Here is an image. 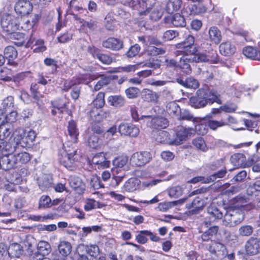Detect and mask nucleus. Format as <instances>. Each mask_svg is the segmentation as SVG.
Listing matches in <instances>:
<instances>
[{"label": "nucleus", "mask_w": 260, "mask_h": 260, "mask_svg": "<svg viewBox=\"0 0 260 260\" xmlns=\"http://www.w3.org/2000/svg\"><path fill=\"white\" fill-rule=\"evenodd\" d=\"M105 93L103 92L98 93L95 99L92 102L93 106L95 108H101L104 106L105 104Z\"/></svg>", "instance_id": "nucleus-48"}, {"label": "nucleus", "mask_w": 260, "mask_h": 260, "mask_svg": "<svg viewBox=\"0 0 260 260\" xmlns=\"http://www.w3.org/2000/svg\"><path fill=\"white\" fill-rule=\"evenodd\" d=\"M141 48L140 46L136 44L130 47L128 50L126 52V55L129 58L135 57L138 54Z\"/></svg>", "instance_id": "nucleus-64"}, {"label": "nucleus", "mask_w": 260, "mask_h": 260, "mask_svg": "<svg viewBox=\"0 0 260 260\" xmlns=\"http://www.w3.org/2000/svg\"><path fill=\"white\" fill-rule=\"evenodd\" d=\"M51 104L53 108L58 110V111L60 114L63 113L66 107V104L61 99H58L56 101L52 102Z\"/></svg>", "instance_id": "nucleus-62"}, {"label": "nucleus", "mask_w": 260, "mask_h": 260, "mask_svg": "<svg viewBox=\"0 0 260 260\" xmlns=\"http://www.w3.org/2000/svg\"><path fill=\"white\" fill-rule=\"evenodd\" d=\"M208 62L212 63H217L219 61L218 55L216 51L211 49L210 51L206 53Z\"/></svg>", "instance_id": "nucleus-58"}, {"label": "nucleus", "mask_w": 260, "mask_h": 260, "mask_svg": "<svg viewBox=\"0 0 260 260\" xmlns=\"http://www.w3.org/2000/svg\"><path fill=\"white\" fill-rule=\"evenodd\" d=\"M226 173V169L221 170L218 171L217 173L212 174L211 175L207 177L206 179V181H205V183H209L214 182L217 178H222L225 175Z\"/></svg>", "instance_id": "nucleus-49"}, {"label": "nucleus", "mask_w": 260, "mask_h": 260, "mask_svg": "<svg viewBox=\"0 0 260 260\" xmlns=\"http://www.w3.org/2000/svg\"><path fill=\"white\" fill-rule=\"evenodd\" d=\"M1 25L4 30L10 34H15L19 29V18L8 13L0 14Z\"/></svg>", "instance_id": "nucleus-2"}, {"label": "nucleus", "mask_w": 260, "mask_h": 260, "mask_svg": "<svg viewBox=\"0 0 260 260\" xmlns=\"http://www.w3.org/2000/svg\"><path fill=\"white\" fill-rule=\"evenodd\" d=\"M25 132L22 128L18 129L14 133V141L18 147L20 145L21 147H25Z\"/></svg>", "instance_id": "nucleus-36"}, {"label": "nucleus", "mask_w": 260, "mask_h": 260, "mask_svg": "<svg viewBox=\"0 0 260 260\" xmlns=\"http://www.w3.org/2000/svg\"><path fill=\"white\" fill-rule=\"evenodd\" d=\"M119 132L121 135L136 137L138 136L140 130L136 125L131 123H121L118 127Z\"/></svg>", "instance_id": "nucleus-12"}, {"label": "nucleus", "mask_w": 260, "mask_h": 260, "mask_svg": "<svg viewBox=\"0 0 260 260\" xmlns=\"http://www.w3.org/2000/svg\"><path fill=\"white\" fill-rule=\"evenodd\" d=\"M219 230V227L214 225L210 227L208 230L203 233L201 236L202 241L208 242L211 240L213 236H216Z\"/></svg>", "instance_id": "nucleus-35"}, {"label": "nucleus", "mask_w": 260, "mask_h": 260, "mask_svg": "<svg viewBox=\"0 0 260 260\" xmlns=\"http://www.w3.org/2000/svg\"><path fill=\"white\" fill-rule=\"evenodd\" d=\"M78 2L77 0H72L69 4L70 9L68 10V13L73 11V13L75 12H79V13H84L86 15L88 13L86 9L83 8L77 5Z\"/></svg>", "instance_id": "nucleus-44"}, {"label": "nucleus", "mask_w": 260, "mask_h": 260, "mask_svg": "<svg viewBox=\"0 0 260 260\" xmlns=\"http://www.w3.org/2000/svg\"><path fill=\"white\" fill-rule=\"evenodd\" d=\"M4 56L10 62L14 60L18 55L17 51L16 48L12 46H8L6 47L4 51Z\"/></svg>", "instance_id": "nucleus-39"}, {"label": "nucleus", "mask_w": 260, "mask_h": 260, "mask_svg": "<svg viewBox=\"0 0 260 260\" xmlns=\"http://www.w3.org/2000/svg\"><path fill=\"white\" fill-rule=\"evenodd\" d=\"M68 180L70 186L75 190L81 187L83 185L82 180L76 176H70Z\"/></svg>", "instance_id": "nucleus-46"}, {"label": "nucleus", "mask_w": 260, "mask_h": 260, "mask_svg": "<svg viewBox=\"0 0 260 260\" xmlns=\"http://www.w3.org/2000/svg\"><path fill=\"white\" fill-rule=\"evenodd\" d=\"M32 8V5L29 1L19 0L15 5V10L17 14L24 16L29 14Z\"/></svg>", "instance_id": "nucleus-13"}, {"label": "nucleus", "mask_w": 260, "mask_h": 260, "mask_svg": "<svg viewBox=\"0 0 260 260\" xmlns=\"http://www.w3.org/2000/svg\"><path fill=\"white\" fill-rule=\"evenodd\" d=\"M210 41L214 44H218L221 40V34L220 30L215 26L210 27L208 30Z\"/></svg>", "instance_id": "nucleus-22"}, {"label": "nucleus", "mask_w": 260, "mask_h": 260, "mask_svg": "<svg viewBox=\"0 0 260 260\" xmlns=\"http://www.w3.org/2000/svg\"><path fill=\"white\" fill-rule=\"evenodd\" d=\"M162 9L160 7H157L152 10L149 17L151 20L156 21L162 17Z\"/></svg>", "instance_id": "nucleus-52"}, {"label": "nucleus", "mask_w": 260, "mask_h": 260, "mask_svg": "<svg viewBox=\"0 0 260 260\" xmlns=\"http://www.w3.org/2000/svg\"><path fill=\"white\" fill-rule=\"evenodd\" d=\"M243 54L248 58L260 60L259 49L257 51L252 47L247 46L243 49Z\"/></svg>", "instance_id": "nucleus-26"}, {"label": "nucleus", "mask_w": 260, "mask_h": 260, "mask_svg": "<svg viewBox=\"0 0 260 260\" xmlns=\"http://www.w3.org/2000/svg\"><path fill=\"white\" fill-rule=\"evenodd\" d=\"M188 55L184 54L180 58L179 62H178V68L182 72L186 74H189L191 73L190 63L194 62V61H192L191 56L189 57Z\"/></svg>", "instance_id": "nucleus-17"}, {"label": "nucleus", "mask_w": 260, "mask_h": 260, "mask_svg": "<svg viewBox=\"0 0 260 260\" xmlns=\"http://www.w3.org/2000/svg\"><path fill=\"white\" fill-rule=\"evenodd\" d=\"M150 126L155 129H162L168 125V120L163 117L158 116L153 118L150 122Z\"/></svg>", "instance_id": "nucleus-24"}, {"label": "nucleus", "mask_w": 260, "mask_h": 260, "mask_svg": "<svg viewBox=\"0 0 260 260\" xmlns=\"http://www.w3.org/2000/svg\"><path fill=\"white\" fill-rule=\"evenodd\" d=\"M166 24L172 25L174 27H185L186 23L185 18L179 13L166 16L164 19Z\"/></svg>", "instance_id": "nucleus-10"}, {"label": "nucleus", "mask_w": 260, "mask_h": 260, "mask_svg": "<svg viewBox=\"0 0 260 260\" xmlns=\"http://www.w3.org/2000/svg\"><path fill=\"white\" fill-rule=\"evenodd\" d=\"M142 98L145 101L147 102L156 103L159 96L156 92L146 89L143 91Z\"/></svg>", "instance_id": "nucleus-34"}, {"label": "nucleus", "mask_w": 260, "mask_h": 260, "mask_svg": "<svg viewBox=\"0 0 260 260\" xmlns=\"http://www.w3.org/2000/svg\"><path fill=\"white\" fill-rule=\"evenodd\" d=\"M76 153V150H73V152L70 153H65L59 158L60 164L68 170L71 171H75L77 168L75 162L78 159Z\"/></svg>", "instance_id": "nucleus-6"}, {"label": "nucleus", "mask_w": 260, "mask_h": 260, "mask_svg": "<svg viewBox=\"0 0 260 260\" xmlns=\"http://www.w3.org/2000/svg\"><path fill=\"white\" fill-rule=\"evenodd\" d=\"M253 228L250 225L241 226L238 230L240 236L242 237H248L252 235L253 232Z\"/></svg>", "instance_id": "nucleus-51"}, {"label": "nucleus", "mask_w": 260, "mask_h": 260, "mask_svg": "<svg viewBox=\"0 0 260 260\" xmlns=\"http://www.w3.org/2000/svg\"><path fill=\"white\" fill-rule=\"evenodd\" d=\"M52 200L49 196H42L39 201L38 208L40 209H46L51 207Z\"/></svg>", "instance_id": "nucleus-43"}, {"label": "nucleus", "mask_w": 260, "mask_h": 260, "mask_svg": "<svg viewBox=\"0 0 260 260\" xmlns=\"http://www.w3.org/2000/svg\"><path fill=\"white\" fill-rule=\"evenodd\" d=\"M207 212L209 218L213 221L220 219L223 216V213L214 205L209 206L207 209Z\"/></svg>", "instance_id": "nucleus-27"}, {"label": "nucleus", "mask_w": 260, "mask_h": 260, "mask_svg": "<svg viewBox=\"0 0 260 260\" xmlns=\"http://www.w3.org/2000/svg\"><path fill=\"white\" fill-rule=\"evenodd\" d=\"M192 128H185L183 126L178 127L176 133V138L169 142L171 145H179L185 141L188 137H190L193 132Z\"/></svg>", "instance_id": "nucleus-7"}, {"label": "nucleus", "mask_w": 260, "mask_h": 260, "mask_svg": "<svg viewBox=\"0 0 260 260\" xmlns=\"http://www.w3.org/2000/svg\"><path fill=\"white\" fill-rule=\"evenodd\" d=\"M244 247L247 255L253 256L257 254L260 252V239L250 237L246 242Z\"/></svg>", "instance_id": "nucleus-9"}, {"label": "nucleus", "mask_w": 260, "mask_h": 260, "mask_svg": "<svg viewBox=\"0 0 260 260\" xmlns=\"http://www.w3.org/2000/svg\"><path fill=\"white\" fill-rule=\"evenodd\" d=\"M192 144L196 148L204 152L208 150L205 142L202 137H198L192 140Z\"/></svg>", "instance_id": "nucleus-45"}, {"label": "nucleus", "mask_w": 260, "mask_h": 260, "mask_svg": "<svg viewBox=\"0 0 260 260\" xmlns=\"http://www.w3.org/2000/svg\"><path fill=\"white\" fill-rule=\"evenodd\" d=\"M92 163L98 166V169L108 168L110 161L107 160L103 152L96 154L92 159Z\"/></svg>", "instance_id": "nucleus-20"}, {"label": "nucleus", "mask_w": 260, "mask_h": 260, "mask_svg": "<svg viewBox=\"0 0 260 260\" xmlns=\"http://www.w3.org/2000/svg\"><path fill=\"white\" fill-rule=\"evenodd\" d=\"M13 182H9L5 185V187L6 190L9 191H14L15 189V184H19L22 181L21 177L20 175L16 174L15 179H12Z\"/></svg>", "instance_id": "nucleus-55"}, {"label": "nucleus", "mask_w": 260, "mask_h": 260, "mask_svg": "<svg viewBox=\"0 0 260 260\" xmlns=\"http://www.w3.org/2000/svg\"><path fill=\"white\" fill-rule=\"evenodd\" d=\"M179 35V33L177 30H168L164 32L162 38L165 41H171L177 37Z\"/></svg>", "instance_id": "nucleus-59"}, {"label": "nucleus", "mask_w": 260, "mask_h": 260, "mask_svg": "<svg viewBox=\"0 0 260 260\" xmlns=\"http://www.w3.org/2000/svg\"><path fill=\"white\" fill-rule=\"evenodd\" d=\"M60 253L63 256L69 255L72 251V246L70 242L61 241L58 246Z\"/></svg>", "instance_id": "nucleus-41"}, {"label": "nucleus", "mask_w": 260, "mask_h": 260, "mask_svg": "<svg viewBox=\"0 0 260 260\" xmlns=\"http://www.w3.org/2000/svg\"><path fill=\"white\" fill-rule=\"evenodd\" d=\"M128 159V157L126 156H120L113 160V165L116 168H121L127 164Z\"/></svg>", "instance_id": "nucleus-54"}, {"label": "nucleus", "mask_w": 260, "mask_h": 260, "mask_svg": "<svg viewBox=\"0 0 260 260\" xmlns=\"http://www.w3.org/2000/svg\"><path fill=\"white\" fill-rule=\"evenodd\" d=\"M182 194V188L179 186H176L169 189L168 194L171 198H177Z\"/></svg>", "instance_id": "nucleus-57"}, {"label": "nucleus", "mask_w": 260, "mask_h": 260, "mask_svg": "<svg viewBox=\"0 0 260 260\" xmlns=\"http://www.w3.org/2000/svg\"><path fill=\"white\" fill-rule=\"evenodd\" d=\"M101 77V79L94 85L93 90L97 91L100 90L104 86L107 85L114 79V76H104V75L98 74L96 78Z\"/></svg>", "instance_id": "nucleus-25"}, {"label": "nucleus", "mask_w": 260, "mask_h": 260, "mask_svg": "<svg viewBox=\"0 0 260 260\" xmlns=\"http://www.w3.org/2000/svg\"><path fill=\"white\" fill-rule=\"evenodd\" d=\"M138 234L136 236V240L138 243L141 244L146 243L148 239L147 237H149L150 239L153 242H158L160 238L150 231L142 230L138 232Z\"/></svg>", "instance_id": "nucleus-11"}, {"label": "nucleus", "mask_w": 260, "mask_h": 260, "mask_svg": "<svg viewBox=\"0 0 260 260\" xmlns=\"http://www.w3.org/2000/svg\"><path fill=\"white\" fill-rule=\"evenodd\" d=\"M140 183V180L137 178H131L125 182L123 189L127 192H133L137 189Z\"/></svg>", "instance_id": "nucleus-31"}, {"label": "nucleus", "mask_w": 260, "mask_h": 260, "mask_svg": "<svg viewBox=\"0 0 260 260\" xmlns=\"http://www.w3.org/2000/svg\"><path fill=\"white\" fill-rule=\"evenodd\" d=\"M128 5L133 9L138 10L141 15H145L149 12L146 0H131L128 2Z\"/></svg>", "instance_id": "nucleus-14"}, {"label": "nucleus", "mask_w": 260, "mask_h": 260, "mask_svg": "<svg viewBox=\"0 0 260 260\" xmlns=\"http://www.w3.org/2000/svg\"><path fill=\"white\" fill-rule=\"evenodd\" d=\"M182 4V0H169L167 3L166 10L169 14L179 10Z\"/></svg>", "instance_id": "nucleus-40"}, {"label": "nucleus", "mask_w": 260, "mask_h": 260, "mask_svg": "<svg viewBox=\"0 0 260 260\" xmlns=\"http://www.w3.org/2000/svg\"><path fill=\"white\" fill-rule=\"evenodd\" d=\"M152 159L151 154L148 151L137 152L131 157L130 163L135 167H141L149 162Z\"/></svg>", "instance_id": "nucleus-5"}, {"label": "nucleus", "mask_w": 260, "mask_h": 260, "mask_svg": "<svg viewBox=\"0 0 260 260\" xmlns=\"http://www.w3.org/2000/svg\"><path fill=\"white\" fill-rule=\"evenodd\" d=\"M167 113L171 116H179L181 113V109L179 106L175 102H170L166 106Z\"/></svg>", "instance_id": "nucleus-38"}, {"label": "nucleus", "mask_w": 260, "mask_h": 260, "mask_svg": "<svg viewBox=\"0 0 260 260\" xmlns=\"http://www.w3.org/2000/svg\"><path fill=\"white\" fill-rule=\"evenodd\" d=\"M11 133L9 124L0 125V141H4L5 139L8 138Z\"/></svg>", "instance_id": "nucleus-53"}, {"label": "nucleus", "mask_w": 260, "mask_h": 260, "mask_svg": "<svg viewBox=\"0 0 260 260\" xmlns=\"http://www.w3.org/2000/svg\"><path fill=\"white\" fill-rule=\"evenodd\" d=\"M244 218V215L241 211L229 210L224 216L223 224L226 226L234 227L240 223Z\"/></svg>", "instance_id": "nucleus-3"}, {"label": "nucleus", "mask_w": 260, "mask_h": 260, "mask_svg": "<svg viewBox=\"0 0 260 260\" xmlns=\"http://www.w3.org/2000/svg\"><path fill=\"white\" fill-rule=\"evenodd\" d=\"M88 49L90 53H91L93 55H94V57H96L103 63L106 64H110L112 62L113 59L112 57L109 55L100 53H95L96 49L94 47H89Z\"/></svg>", "instance_id": "nucleus-23"}, {"label": "nucleus", "mask_w": 260, "mask_h": 260, "mask_svg": "<svg viewBox=\"0 0 260 260\" xmlns=\"http://www.w3.org/2000/svg\"><path fill=\"white\" fill-rule=\"evenodd\" d=\"M23 247L20 244L14 243L11 244L8 249V253L12 256L19 257L23 254Z\"/></svg>", "instance_id": "nucleus-37"}, {"label": "nucleus", "mask_w": 260, "mask_h": 260, "mask_svg": "<svg viewBox=\"0 0 260 260\" xmlns=\"http://www.w3.org/2000/svg\"><path fill=\"white\" fill-rule=\"evenodd\" d=\"M18 159L16 154H5L0 157V168L9 170L16 167Z\"/></svg>", "instance_id": "nucleus-8"}, {"label": "nucleus", "mask_w": 260, "mask_h": 260, "mask_svg": "<svg viewBox=\"0 0 260 260\" xmlns=\"http://www.w3.org/2000/svg\"><path fill=\"white\" fill-rule=\"evenodd\" d=\"M107 100L111 106L116 108L123 107L125 103L124 98L120 95H110Z\"/></svg>", "instance_id": "nucleus-30"}, {"label": "nucleus", "mask_w": 260, "mask_h": 260, "mask_svg": "<svg viewBox=\"0 0 260 260\" xmlns=\"http://www.w3.org/2000/svg\"><path fill=\"white\" fill-rule=\"evenodd\" d=\"M104 206V204L94 199L87 198L84 202V209L86 211H89L96 208H101Z\"/></svg>", "instance_id": "nucleus-32"}, {"label": "nucleus", "mask_w": 260, "mask_h": 260, "mask_svg": "<svg viewBox=\"0 0 260 260\" xmlns=\"http://www.w3.org/2000/svg\"><path fill=\"white\" fill-rule=\"evenodd\" d=\"M194 43V37L191 35H188L184 41L176 45V48L178 49V52L183 54L192 55L198 52V49Z\"/></svg>", "instance_id": "nucleus-4"}, {"label": "nucleus", "mask_w": 260, "mask_h": 260, "mask_svg": "<svg viewBox=\"0 0 260 260\" xmlns=\"http://www.w3.org/2000/svg\"><path fill=\"white\" fill-rule=\"evenodd\" d=\"M214 102L222 104L220 95L217 90L208 88L198 89L196 95L189 99L190 105L195 108H203L208 104L211 105Z\"/></svg>", "instance_id": "nucleus-1"}, {"label": "nucleus", "mask_w": 260, "mask_h": 260, "mask_svg": "<svg viewBox=\"0 0 260 260\" xmlns=\"http://www.w3.org/2000/svg\"><path fill=\"white\" fill-rule=\"evenodd\" d=\"M206 205L205 201L199 197L196 198L191 203L186 204V208L189 209V213L196 214L202 210Z\"/></svg>", "instance_id": "nucleus-15"}, {"label": "nucleus", "mask_w": 260, "mask_h": 260, "mask_svg": "<svg viewBox=\"0 0 260 260\" xmlns=\"http://www.w3.org/2000/svg\"><path fill=\"white\" fill-rule=\"evenodd\" d=\"M38 184L40 188L42 190L45 191L50 187L51 182L47 177L45 176L38 180Z\"/></svg>", "instance_id": "nucleus-56"}, {"label": "nucleus", "mask_w": 260, "mask_h": 260, "mask_svg": "<svg viewBox=\"0 0 260 260\" xmlns=\"http://www.w3.org/2000/svg\"><path fill=\"white\" fill-rule=\"evenodd\" d=\"M219 49L220 53L225 56H231L236 51L235 45L229 41L222 43L219 45Z\"/></svg>", "instance_id": "nucleus-19"}, {"label": "nucleus", "mask_w": 260, "mask_h": 260, "mask_svg": "<svg viewBox=\"0 0 260 260\" xmlns=\"http://www.w3.org/2000/svg\"><path fill=\"white\" fill-rule=\"evenodd\" d=\"M27 44L31 45L33 44L34 52L36 53H41L45 51L47 47L45 45L44 41L42 39L36 40L31 35L28 41Z\"/></svg>", "instance_id": "nucleus-18"}, {"label": "nucleus", "mask_w": 260, "mask_h": 260, "mask_svg": "<svg viewBox=\"0 0 260 260\" xmlns=\"http://www.w3.org/2000/svg\"><path fill=\"white\" fill-rule=\"evenodd\" d=\"M139 92V89L134 87H129L125 91L126 95L129 99L136 98L138 96Z\"/></svg>", "instance_id": "nucleus-63"}, {"label": "nucleus", "mask_w": 260, "mask_h": 260, "mask_svg": "<svg viewBox=\"0 0 260 260\" xmlns=\"http://www.w3.org/2000/svg\"><path fill=\"white\" fill-rule=\"evenodd\" d=\"M68 131L72 141L75 143H77L79 136L78 129L77 127V124L74 120L69 121L68 125Z\"/></svg>", "instance_id": "nucleus-29"}, {"label": "nucleus", "mask_w": 260, "mask_h": 260, "mask_svg": "<svg viewBox=\"0 0 260 260\" xmlns=\"http://www.w3.org/2000/svg\"><path fill=\"white\" fill-rule=\"evenodd\" d=\"M38 250L40 254L43 256L47 255L51 252V246L47 242L40 241L38 244Z\"/></svg>", "instance_id": "nucleus-42"}, {"label": "nucleus", "mask_w": 260, "mask_h": 260, "mask_svg": "<svg viewBox=\"0 0 260 260\" xmlns=\"http://www.w3.org/2000/svg\"><path fill=\"white\" fill-rule=\"evenodd\" d=\"M78 248L81 250H85L88 254L93 257H96L100 251L99 247L96 244L87 245L80 244L78 246Z\"/></svg>", "instance_id": "nucleus-21"}, {"label": "nucleus", "mask_w": 260, "mask_h": 260, "mask_svg": "<svg viewBox=\"0 0 260 260\" xmlns=\"http://www.w3.org/2000/svg\"><path fill=\"white\" fill-rule=\"evenodd\" d=\"M148 51L149 53L152 56L163 54L166 52L165 49L163 48H158L153 46L148 47Z\"/></svg>", "instance_id": "nucleus-61"}, {"label": "nucleus", "mask_w": 260, "mask_h": 260, "mask_svg": "<svg viewBox=\"0 0 260 260\" xmlns=\"http://www.w3.org/2000/svg\"><path fill=\"white\" fill-rule=\"evenodd\" d=\"M231 163L235 166L245 168L246 157L242 153H235L230 158Z\"/></svg>", "instance_id": "nucleus-28"}, {"label": "nucleus", "mask_w": 260, "mask_h": 260, "mask_svg": "<svg viewBox=\"0 0 260 260\" xmlns=\"http://www.w3.org/2000/svg\"><path fill=\"white\" fill-rule=\"evenodd\" d=\"M17 147L12 146L10 142L4 141H0V153L3 154H12L16 151Z\"/></svg>", "instance_id": "nucleus-33"}, {"label": "nucleus", "mask_w": 260, "mask_h": 260, "mask_svg": "<svg viewBox=\"0 0 260 260\" xmlns=\"http://www.w3.org/2000/svg\"><path fill=\"white\" fill-rule=\"evenodd\" d=\"M2 107L5 112L11 111L14 107V98L12 96H9L5 98L2 103Z\"/></svg>", "instance_id": "nucleus-47"}, {"label": "nucleus", "mask_w": 260, "mask_h": 260, "mask_svg": "<svg viewBox=\"0 0 260 260\" xmlns=\"http://www.w3.org/2000/svg\"><path fill=\"white\" fill-rule=\"evenodd\" d=\"M227 124V123L223 120L221 121H216L210 120L208 122V126L212 130H216L217 128L222 127Z\"/></svg>", "instance_id": "nucleus-60"}, {"label": "nucleus", "mask_w": 260, "mask_h": 260, "mask_svg": "<svg viewBox=\"0 0 260 260\" xmlns=\"http://www.w3.org/2000/svg\"><path fill=\"white\" fill-rule=\"evenodd\" d=\"M190 14L191 15H200L205 13L207 8L201 4L193 5L189 8Z\"/></svg>", "instance_id": "nucleus-50"}, {"label": "nucleus", "mask_w": 260, "mask_h": 260, "mask_svg": "<svg viewBox=\"0 0 260 260\" xmlns=\"http://www.w3.org/2000/svg\"><path fill=\"white\" fill-rule=\"evenodd\" d=\"M102 45L104 48L112 50H119L123 46V42L117 38L110 37L103 42Z\"/></svg>", "instance_id": "nucleus-16"}]
</instances>
